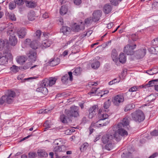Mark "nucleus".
<instances>
[{"instance_id": "nucleus-1", "label": "nucleus", "mask_w": 158, "mask_h": 158, "mask_svg": "<svg viewBox=\"0 0 158 158\" xmlns=\"http://www.w3.org/2000/svg\"><path fill=\"white\" fill-rule=\"evenodd\" d=\"M130 119L129 117L126 116L123 118L121 122L118 123L117 127L118 129L116 131L121 137L127 135V131L124 129H128Z\"/></svg>"}, {"instance_id": "nucleus-2", "label": "nucleus", "mask_w": 158, "mask_h": 158, "mask_svg": "<svg viewBox=\"0 0 158 158\" xmlns=\"http://www.w3.org/2000/svg\"><path fill=\"white\" fill-rule=\"evenodd\" d=\"M122 137L117 131L114 130L111 131L110 133L103 135L102 138V142L104 144L110 142L111 140L115 139L117 141H119Z\"/></svg>"}, {"instance_id": "nucleus-3", "label": "nucleus", "mask_w": 158, "mask_h": 158, "mask_svg": "<svg viewBox=\"0 0 158 158\" xmlns=\"http://www.w3.org/2000/svg\"><path fill=\"white\" fill-rule=\"evenodd\" d=\"M15 92L13 91L9 90L6 94L0 98V105H2L5 102L10 104L14 100V98L15 96Z\"/></svg>"}, {"instance_id": "nucleus-4", "label": "nucleus", "mask_w": 158, "mask_h": 158, "mask_svg": "<svg viewBox=\"0 0 158 158\" xmlns=\"http://www.w3.org/2000/svg\"><path fill=\"white\" fill-rule=\"evenodd\" d=\"M64 113L68 116V118L77 117L79 115V107L75 106H73L70 107L69 110L66 109Z\"/></svg>"}, {"instance_id": "nucleus-5", "label": "nucleus", "mask_w": 158, "mask_h": 158, "mask_svg": "<svg viewBox=\"0 0 158 158\" xmlns=\"http://www.w3.org/2000/svg\"><path fill=\"white\" fill-rule=\"evenodd\" d=\"M131 116L133 119L136 122L140 123L145 119V116L143 112L140 110L132 113Z\"/></svg>"}, {"instance_id": "nucleus-6", "label": "nucleus", "mask_w": 158, "mask_h": 158, "mask_svg": "<svg viewBox=\"0 0 158 158\" xmlns=\"http://www.w3.org/2000/svg\"><path fill=\"white\" fill-rule=\"evenodd\" d=\"M57 80V78L55 77H50L49 79L45 78L42 81L43 86H52L55 83Z\"/></svg>"}, {"instance_id": "nucleus-7", "label": "nucleus", "mask_w": 158, "mask_h": 158, "mask_svg": "<svg viewBox=\"0 0 158 158\" xmlns=\"http://www.w3.org/2000/svg\"><path fill=\"white\" fill-rule=\"evenodd\" d=\"M53 151L57 158H60V154L61 152H64L66 150L65 146L64 145H54Z\"/></svg>"}, {"instance_id": "nucleus-8", "label": "nucleus", "mask_w": 158, "mask_h": 158, "mask_svg": "<svg viewBox=\"0 0 158 158\" xmlns=\"http://www.w3.org/2000/svg\"><path fill=\"white\" fill-rule=\"evenodd\" d=\"M136 47L135 44L132 45L128 44L125 47L124 52L127 55H132L134 53V49L136 48Z\"/></svg>"}, {"instance_id": "nucleus-9", "label": "nucleus", "mask_w": 158, "mask_h": 158, "mask_svg": "<svg viewBox=\"0 0 158 158\" xmlns=\"http://www.w3.org/2000/svg\"><path fill=\"white\" fill-rule=\"evenodd\" d=\"M124 100V98L123 95H118L114 97L113 102L114 105L118 106L120 103H123Z\"/></svg>"}, {"instance_id": "nucleus-10", "label": "nucleus", "mask_w": 158, "mask_h": 158, "mask_svg": "<svg viewBox=\"0 0 158 158\" xmlns=\"http://www.w3.org/2000/svg\"><path fill=\"white\" fill-rule=\"evenodd\" d=\"M81 68L80 67H78L75 69L73 73L71 72H69L68 74L69 76V79L70 81H72L73 80V75L75 76H79L81 74Z\"/></svg>"}, {"instance_id": "nucleus-11", "label": "nucleus", "mask_w": 158, "mask_h": 158, "mask_svg": "<svg viewBox=\"0 0 158 158\" xmlns=\"http://www.w3.org/2000/svg\"><path fill=\"white\" fill-rule=\"evenodd\" d=\"M146 49L142 48L137 50L135 52V56L137 58L140 59L143 58L146 54Z\"/></svg>"}, {"instance_id": "nucleus-12", "label": "nucleus", "mask_w": 158, "mask_h": 158, "mask_svg": "<svg viewBox=\"0 0 158 158\" xmlns=\"http://www.w3.org/2000/svg\"><path fill=\"white\" fill-rule=\"evenodd\" d=\"M98 111V106L95 105L89 109V114L88 117L90 118H92L97 113Z\"/></svg>"}, {"instance_id": "nucleus-13", "label": "nucleus", "mask_w": 158, "mask_h": 158, "mask_svg": "<svg viewBox=\"0 0 158 158\" xmlns=\"http://www.w3.org/2000/svg\"><path fill=\"white\" fill-rule=\"evenodd\" d=\"M27 56L31 62H34L35 61L36 59V52L35 50H31Z\"/></svg>"}, {"instance_id": "nucleus-14", "label": "nucleus", "mask_w": 158, "mask_h": 158, "mask_svg": "<svg viewBox=\"0 0 158 158\" xmlns=\"http://www.w3.org/2000/svg\"><path fill=\"white\" fill-rule=\"evenodd\" d=\"M92 17V21L96 22L98 21L102 16V12L100 10H98L94 12Z\"/></svg>"}, {"instance_id": "nucleus-15", "label": "nucleus", "mask_w": 158, "mask_h": 158, "mask_svg": "<svg viewBox=\"0 0 158 158\" xmlns=\"http://www.w3.org/2000/svg\"><path fill=\"white\" fill-rule=\"evenodd\" d=\"M17 34L20 38H24L26 34V30L25 28H19L17 31Z\"/></svg>"}, {"instance_id": "nucleus-16", "label": "nucleus", "mask_w": 158, "mask_h": 158, "mask_svg": "<svg viewBox=\"0 0 158 158\" xmlns=\"http://www.w3.org/2000/svg\"><path fill=\"white\" fill-rule=\"evenodd\" d=\"M40 85L41 87L37 88L36 91L40 92H41L44 95L47 94L48 92V89L45 87L46 86H43L42 81L41 82Z\"/></svg>"}, {"instance_id": "nucleus-17", "label": "nucleus", "mask_w": 158, "mask_h": 158, "mask_svg": "<svg viewBox=\"0 0 158 158\" xmlns=\"http://www.w3.org/2000/svg\"><path fill=\"white\" fill-rule=\"evenodd\" d=\"M103 111L102 109H99L98 111V113L100 114L99 115V122L101 121H104L105 120L108 118V115L106 113L104 114L103 113L102 114H100Z\"/></svg>"}, {"instance_id": "nucleus-18", "label": "nucleus", "mask_w": 158, "mask_h": 158, "mask_svg": "<svg viewBox=\"0 0 158 158\" xmlns=\"http://www.w3.org/2000/svg\"><path fill=\"white\" fill-rule=\"evenodd\" d=\"M111 57L113 61L115 62L118 61V54L117 51L113 49L112 52Z\"/></svg>"}, {"instance_id": "nucleus-19", "label": "nucleus", "mask_w": 158, "mask_h": 158, "mask_svg": "<svg viewBox=\"0 0 158 158\" xmlns=\"http://www.w3.org/2000/svg\"><path fill=\"white\" fill-rule=\"evenodd\" d=\"M52 44V42L51 41L46 40L43 42L40 46L43 49H44L50 47Z\"/></svg>"}, {"instance_id": "nucleus-20", "label": "nucleus", "mask_w": 158, "mask_h": 158, "mask_svg": "<svg viewBox=\"0 0 158 158\" xmlns=\"http://www.w3.org/2000/svg\"><path fill=\"white\" fill-rule=\"evenodd\" d=\"M17 39L15 36L9 37V43L12 46H15L17 43Z\"/></svg>"}, {"instance_id": "nucleus-21", "label": "nucleus", "mask_w": 158, "mask_h": 158, "mask_svg": "<svg viewBox=\"0 0 158 158\" xmlns=\"http://www.w3.org/2000/svg\"><path fill=\"white\" fill-rule=\"evenodd\" d=\"M8 62V59L0 52V65H4Z\"/></svg>"}, {"instance_id": "nucleus-22", "label": "nucleus", "mask_w": 158, "mask_h": 158, "mask_svg": "<svg viewBox=\"0 0 158 158\" xmlns=\"http://www.w3.org/2000/svg\"><path fill=\"white\" fill-rule=\"evenodd\" d=\"M111 104V102L110 100L108 99V100L105 102L104 104L103 107L104 108V109L102 110L103 112H107L109 111L108 108L109 107Z\"/></svg>"}, {"instance_id": "nucleus-23", "label": "nucleus", "mask_w": 158, "mask_h": 158, "mask_svg": "<svg viewBox=\"0 0 158 158\" xmlns=\"http://www.w3.org/2000/svg\"><path fill=\"white\" fill-rule=\"evenodd\" d=\"M70 30V27L67 26H63L60 29V32L63 33L64 35H67L69 33Z\"/></svg>"}, {"instance_id": "nucleus-24", "label": "nucleus", "mask_w": 158, "mask_h": 158, "mask_svg": "<svg viewBox=\"0 0 158 158\" xmlns=\"http://www.w3.org/2000/svg\"><path fill=\"white\" fill-rule=\"evenodd\" d=\"M112 9L111 5L106 4L103 7V11L105 14H108L111 11Z\"/></svg>"}, {"instance_id": "nucleus-25", "label": "nucleus", "mask_w": 158, "mask_h": 158, "mask_svg": "<svg viewBox=\"0 0 158 158\" xmlns=\"http://www.w3.org/2000/svg\"><path fill=\"white\" fill-rule=\"evenodd\" d=\"M28 19L30 21H33L35 20L36 17L34 11L33 10L31 11L28 14Z\"/></svg>"}, {"instance_id": "nucleus-26", "label": "nucleus", "mask_w": 158, "mask_h": 158, "mask_svg": "<svg viewBox=\"0 0 158 158\" xmlns=\"http://www.w3.org/2000/svg\"><path fill=\"white\" fill-rule=\"evenodd\" d=\"M70 118H68V116L64 114H62L60 115V119L61 121L63 123H67L68 120L70 121Z\"/></svg>"}, {"instance_id": "nucleus-27", "label": "nucleus", "mask_w": 158, "mask_h": 158, "mask_svg": "<svg viewBox=\"0 0 158 158\" xmlns=\"http://www.w3.org/2000/svg\"><path fill=\"white\" fill-rule=\"evenodd\" d=\"M25 2L26 6L29 8H34L36 6V3L34 2H31V1L26 0Z\"/></svg>"}, {"instance_id": "nucleus-28", "label": "nucleus", "mask_w": 158, "mask_h": 158, "mask_svg": "<svg viewBox=\"0 0 158 158\" xmlns=\"http://www.w3.org/2000/svg\"><path fill=\"white\" fill-rule=\"evenodd\" d=\"M59 59L58 58L56 59H51L49 61L50 65L52 66H56L59 64Z\"/></svg>"}, {"instance_id": "nucleus-29", "label": "nucleus", "mask_w": 158, "mask_h": 158, "mask_svg": "<svg viewBox=\"0 0 158 158\" xmlns=\"http://www.w3.org/2000/svg\"><path fill=\"white\" fill-rule=\"evenodd\" d=\"M17 62L20 64H22L23 63L26 61L27 60L26 57L23 56H20L16 58Z\"/></svg>"}, {"instance_id": "nucleus-30", "label": "nucleus", "mask_w": 158, "mask_h": 158, "mask_svg": "<svg viewBox=\"0 0 158 158\" xmlns=\"http://www.w3.org/2000/svg\"><path fill=\"white\" fill-rule=\"evenodd\" d=\"M39 43L36 40H34L32 41L30 44V47L34 50L37 49L38 48Z\"/></svg>"}, {"instance_id": "nucleus-31", "label": "nucleus", "mask_w": 158, "mask_h": 158, "mask_svg": "<svg viewBox=\"0 0 158 158\" xmlns=\"http://www.w3.org/2000/svg\"><path fill=\"white\" fill-rule=\"evenodd\" d=\"M118 59L120 63L123 64L126 62V58L124 53H121L119 55Z\"/></svg>"}, {"instance_id": "nucleus-32", "label": "nucleus", "mask_w": 158, "mask_h": 158, "mask_svg": "<svg viewBox=\"0 0 158 158\" xmlns=\"http://www.w3.org/2000/svg\"><path fill=\"white\" fill-rule=\"evenodd\" d=\"M158 81V79H155L150 81L148 82V83L145 85L144 87L146 88L147 87H152L153 86H155V83L157 81Z\"/></svg>"}, {"instance_id": "nucleus-33", "label": "nucleus", "mask_w": 158, "mask_h": 158, "mask_svg": "<svg viewBox=\"0 0 158 158\" xmlns=\"http://www.w3.org/2000/svg\"><path fill=\"white\" fill-rule=\"evenodd\" d=\"M6 17L9 19L13 21H15L16 20V18L15 14L12 13H6Z\"/></svg>"}, {"instance_id": "nucleus-34", "label": "nucleus", "mask_w": 158, "mask_h": 158, "mask_svg": "<svg viewBox=\"0 0 158 158\" xmlns=\"http://www.w3.org/2000/svg\"><path fill=\"white\" fill-rule=\"evenodd\" d=\"M68 10L67 8L65 6H62L60 9V13L61 15H64L66 14Z\"/></svg>"}, {"instance_id": "nucleus-35", "label": "nucleus", "mask_w": 158, "mask_h": 158, "mask_svg": "<svg viewBox=\"0 0 158 158\" xmlns=\"http://www.w3.org/2000/svg\"><path fill=\"white\" fill-rule=\"evenodd\" d=\"M135 106L133 104H130L127 105L124 108V110L125 112H127L134 108Z\"/></svg>"}, {"instance_id": "nucleus-36", "label": "nucleus", "mask_w": 158, "mask_h": 158, "mask_svg": "<svg viewBox=\"0 0 158 158\" xmlns=\"http://www.w3.org/2000/svg\"><path fill=\"white\" fill-rule=\"evenodd\" d=\"M38 155L39 156L42 157H46L48 156V154L43 150H38L37 152Z\"/></svg>"}, {"instance_id": "nucleus-37", "label": "nucleus", "mask_w": 158, "mask_h": 158, "mask_svg": "<svg viewBox=\"0 0 158 158\" xmlns=\"http://www.w3.org/2000/svg\"><path fill=\"white\" fill-rule=\"evenodd\" d=\"M89 144L88 143H84L81 146V148H80V151L81 152H84L89 147Z\"/></svg>"}, {"instance_id": "nucleus-38", "label": "nucleus", "mask_w": 158, "mask_h": 158, "mask_svg": "<svg viewBox=\"0 0 158 158\" xmlns=\"http://www.w3.org/2000/svg\"><path fill=\"white\" fill-rule=\"evenodd\" d=\"M100 63L99 61H96L93 62L91 65V67L94 69H98L100 66Z\"/></svg>"}, {"instance_id": "nucleus-39", "label": "nucleus", "mask_w": 158, "mask_h": 158, "mask_svg": "<svg viewBox=\"0 0 158 158\" xmlns=\"http://www.w3.org/2000/svg\"><path fill=\"white\" fill-rule=\"evenodd\" d=\"M2 55L5 56L7 58L8 60V59H11L12 58V55L9 51L4 52Z\"/></svg>"}, {"instance_id": "nucleus-40", "label": "nucleus", "mask_w": 158, "mask_h": 158, "mask_svg": "<svg viewBox=\"0 0 158 158\" xmlns=\"http://www.w3.org/2000/svg\"><path fill=\"white\" fill-rule=\"evenodd\" d=\"M14 31V30L12 28H10L9 30H8L7 31V34L8 35H10V37H11L12 36H15V33Z\"/></svg>"}, {"instance_id": "nucleus-41", "label": "nucleus", "mask_w": 158, "mask_h": 158, "mask_svg": "<svg viewBox=\"0 0 158 158\" xmlns=\"http://www.w3.org/2000/svg\"><path fill=\"white\" fill-rule=\"evenodd\" d=\"M19 68L15 65H14L10 68V70L14 73H16L18 72Z\"/></svg>"}, {"instance_id": "nucleus-42", "label": "nucleus", "mask_w": 158, "mask_h": 158, "mask_svg": "<svg viewBox=\"0 0 158 158\" xmlns=\"http://www.w3.org/2000/svg\"><path fill=\"white\" fill-rule=\"evenodd\" d=\"M156 47L154 48L153 47H151L148 49L149 52L152 54H156Z\"/></svg>"}, {"instance_id": "nucleus-43", "label": "nucleus", "mask_w": 158, "mask_h": 158, "mask_svg": "<svg viewBox=\"0 0 158 158\" xmlns=\"http://www.w3.org/2000/svg\"><path fill=\"white\" fill-rule=\"evenodd\" d=\"M73 30L75 31L76 32L79 31L80 30L82 29L81 28H80V26L76 25V23L74 24V25L73 26Z\"/></svg>"}, {"instance_id": "nucleus-44", "label": "nucleus", "mask_w": 158, "mask_h": 158, "mask_svg": "<svg viewBox=\"0 0 158 158\" xmlns=\"http://www.w3.org/2000/svg\"><path fill=\"white\" fill-rule=\"evenodd\" d=\"M16 4L15 1L12 2L9 4V8L10 10H13L15 9L16 7Z\"/></svg>"}, {"instance_id": "nucleus-45", "label": "nucleus", "mask_w": 158, "mask_h": 158, "mask_svg": "<svg viewBox=\"0 0 158 158\" xmlns=\"http://www.w3.org/2000/svg\"><path fill=\"white\" fill-rule=\"evenodd\" d=\"M69 74H66L62 77L61 80L63 83H65L68 80L69 78Z\"/></svg>"}, {"instance_id": "nucleus-46", "label": "nucleus", "mask_w": 158, "mask_h": 158, "mask_svg": "<svg viewBox=\"0 0 158 158\" xmlns=\"http://www.w3.org/2000/svg\"><path fill=\"white\" fill-rule=\"evenodd\" d=\"M48 121H46L44 124V126L45 127L44 131L47 130L48 128H51L50 125L49 124Z\"/></svg>"}, {"instance_id": "nucleus-47", "label": "nucleus", "mask_w": 158, "mask_h": 158, "mask_svg": "<svg viewBox=\"0 0 158 158\" xmlns=\"http://www.w3.org/2000/svg\"><path fill=\"white\" fill-rule=\"evenodd\" d=\"M5 42L4 40L0 39V51L3 49L5 46Z\"/></svg>"}, {"instance_id": "nucleus-48", "label": "nucleus", "mask_w": 158, "mask_h": 158, "mask_svg": "<svg viewBox=\"0 0 158 158\" xmlns=\"http://www.w3.org/2000/svg\"><path fill=\"white\" fill-rule=\"evenodd\" d=\"M41 31H40V30H38L36 31L35 33V38L38 39H40V35H41Z\"/></svg>"}, {"instance_id": "nucleus-49", "label": "nucleus", "mask_w": 158, "mask_h": 158, "mask_svg": "<svg viewBox=\"0 0 158 158\" xmlns=\"http://www.w3.org/2000/svg\"><path fill=\"white\" fill-rule=\"evenodd\" d=\"M37 156V154L35 152H30L28 154V158H35Z\"/></svg>"}, {"instance_id": "nucleus-50", "label": "nucleus", "mask_w": 158, "mask_h": 158, "mask_svg": "<svg viewBox=\"0 0 158 158\" xmlns=\"http://www.w3.org/2000/svg\"><path fill=\"white\" fill-rule=\"evenodd\" d=\"M16 4L19 6H21L24 4V2L23 0H14Z\"/></svg>"}, {"instance_id": "nucleus-51", "label": "nucleus", "mask_w": 158, "mask_h": 158, "mask_svg": "<svg viewBox=\"0 0 158 158\" xmlns=\"http://www.w3.org/2000/svg\"><path fill=\"white\" fill-rule=\"evenodd\" d=\"M31 62L27 63L25 64L23 66V68L24 69H27L31 67Z\"/></svg>"}, {"instance_id": "nucleus-52", "label": "nucleus", "mask_w": 158, "mask_h": 158, "mask_svg": "<svg viewBox=\"0 0 158 158\" xmlns=\"http://www.w3.org/2000/svg\"><path fill=\"white\" fill-rule=\"evenodd\" d=\"M105 149L108 150H110L112 148V144L110 143H107L105 146Z\"/></svg>"}, {"instance_id": "nucleus-53", "label": "nucleus", "mask_w": 158, "mask_h": 158, "mask_svg": "<svg viewBox=\"0 0 158 158\" xmlns=\"http://www.w3.org/2000/svg\"><path fill=\"white\" fill-rule=\"evenodd\" d=\"M156 69V68H153L150 70L147 71H146V73L149 75H152L153 74H155V73L152 72V71H154V70Z\"/></svg>"}, {"instance_id": "nucleus-54", "label": "nucleus", "mask_w": 158, "mask_h": 158, "mask_svg": "<svg viewBox=\"0 0 158 158\" xmlns=\"http://www.w3.org/2000/svg\"><path fill=\"white\" fill-rule=\"evenodd\" d=\"M109 122L108 121L104 122V121H101L99 123V126H106L109 123Z\"/></svg>"}, {"instance_id": "nucleus-55", "label": "nucleus", "mask_w": 158, "mask_h": 158, "mask_svg": "<svg viewBox=\"0 0 158 158\" xmlns=\"http://www.w3.org/2000/svg\"><path fill=\"white\" fill-rule=\"evenodd\" d=\"M92 18L89 17L88 18H87L85 19V23L86 24H89L90 23L92 22Z\"/></svg>"}, {"instance_id": "nucleus-56", "label": "nucleus", "mask_w": 158, "mask_h": 158, "mask_svg": "<svg viewBox=\"0 0 158 158\" xmlns=\"http://www.w3.org/2000/svg\"><path fill=\"white\" fill-rule=\"evenodd\" d=\"M151 134L152 136H157L158 135V131L157 130H155L151 132Z\"/></svg>"}, {"instance_id": "nucleus-57", "label": "nucleus", "mask_w": 158, "mask_h": 158, "mask_svg": "<svg viewBox=\"0 0 158 158\" xmlns=\"http://www.w3.org/2000/svg\"><path fill=\"white\" fill-rule=\"evenodd\" d=\"M138 89V88L136 86H133L131 88H130L129 89V91L130 92H134L136 91Z\"/></svg>"}, {"instance_id": "nucleus-58", "label": "nucleus", "mask_w": 158, "mask_h": 158, "mask_svg": "<svg viewBox=\"0 0 158 158\" xmlns=\"http://www.w3.org/2000/svg\"><path fill=\"white\" fill-rule=\"evenodd\" d=\"M108 92L109 91L108 90L102 91L101 93V94L100 95L101 97H102L103 96L106 97V94H107Z\"/></svg>"}, {"instance_id": "nucleus-59", "label": "nucleus", "mask_w": 158, "mask_h": 158, "mask_svg": "<svg viewBox=\"0 0 158 158\" xmlns=\"http://www.w3.org/2000/svg\"><path fill=\"white\" fill-rule=\"evenodd\" d=\"M152 42L153 45H156L158 44V37L152 40Z\"/></svg>"}, {"instance_id": "nucleus-60", "label": "nucleus", "mask_w": 158, "mask_h": 158, "mask_svg": "<svg viewBox=\"0 0 158 158\" xmlns=\"http://www.w3.org/2000/svg\"><path fill=\"white\" fill-rule=\"evenodd\" d=\"M110 2L112 5L114 6H116L118 4V1H117L116 0H110Z\"/></svg>"}, {"instance_id": "nucleus-61", "label": "nucleus", "mask_w": 158, "mask_h": 158, "mask_svg": "<svg viewBox=\"0 0 158 158\" xmlns=\"http://www.w3.org/2000/svg\"><path fill=\"white\" fill-rule=\"evenodd\" d=\"M100 122H99V120L96 123H94V122H92L91 124V126L90 127H93L95 126H98V125H99V123Z\"/></svg>"}, {"instance_id": "nucleus-62", "label": "nucleus", "mask_w": 158, "mask_h": 158, "mask_svg": "<svg viewBox=\"0 0 158 158\" xmlns=\"http://www.w3.org/2000/svg\"><path fill=\"white\" fill-rule=\"evenodd\" d=\"M74 2L76 5H79L81 3V0H74Z\"/></svg>"}, {"instance_id": "nucleus-63", "label": "nucleus", "mask_w": 158, "mask_h": 158, "mask_svg": "<svg viewBox=\"0 0 158 158\" xmlns=\"http://www.w3.org/2000/svg\"><path fill=\"white\" fill-rule=\"evenodd\" d=\"M116 80L117 79L116 78L113 79L109 83V84L110 85H111L116 82H117V81H116Z\"/></svg>"}, {"instance_id": "nucleus-64", "label": "nucleus", "mask_w": 158, "mask_h": 158, "mask_svg": "<svg viewBox=\"0 0 158 158\" xmlns=\"http://www.w3.org/2000/svg\"><path fill=\"white\" fill-rule=\"evenodd\" d=\"M157 153H153L152 155L150 156L148 158H154L157 155Z\"/></svg>"}]
</instances>
